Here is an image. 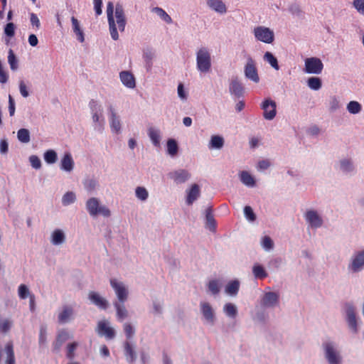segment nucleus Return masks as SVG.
<instances>
[{
	"mask_svg": "<svg viewBox=\"0 0 364 364\" xmlns=\"http://www.w3.org/2000/svg\"><path fill=\"white\" fill-rule=\"evenodd\" d=\"M264 58L267 60L275 70H278L279 66L278 65L277 59L270 52H266Z\"/></svg>",
	"mask_w": 364,
	"mask_h": 364,
	"instance_id": "nucleus-44",
	"label": "nucleus"
},
{
	"mask_svg": "<svg viewBox=\"0 0 364 364\" xmlns=\"http://www.w3.org/2000/svg\"><path fill=\"white\" fill-rule=\"evenodd\" d=\"M237 315V309L233 304L229 303V317L235 318Z\"/></svg>",
	"mask_w": 364,
	"mask_h": 364,
	"instance_id": "nucleus-61",
	"label": "nucleus"
},
{
	"mask_svg": "<svg viewBox=\"0 0 364 364\" xmlns=\"http://www.w3.org/2000/svg\"><path fill=\"white\" fill-rule=\"evenodd\" d=\"M19 90L23 97H27L29 95L28 91L27 90V87L25 82L22 80L19 82Z\"/></svg>",
	"mask_w": 364,
	"mask_h": 364,
	"instance_id": "nucleus-59",
	"label": "nucleus"
},
{
	"mask_svg": "<svg viewBox=\"0 0 364 364\" xmlns=\"http://www.w3.org/2000/svg\"><path fill=\"white\" fill-rule=\"evenodd\" d=\"M9 111L10 116H13L15 112V102L13 97L9 95Z\"/></svg>",
	"mask_w": 364,
	"mask_h": 364,
	"instance_id": "nucleus-64",
	"label": "nucleus"
},
{
	"mask_svg": "<svg viewBox=\"0 0 364 364\" xmlns=\"http://www.w3.org/2000/svg\"><path fill=\"white\" fill-rule=\"evenodd\" d=\"M329 107L331 111H335L339 107V102L335 96L331 97L329 100Z\"/></svg>",
	"mask_w": 364,
	"mask_h": 364,
	"instance_id": "nucleus-57",
	"label": "nucleus"
},
{
	"mask_svg": "<svg viewBox=\"0 0 364 364\" xmlns=\"http://www.w3.org/2000/svg\"><path fill=\"white\" fill-rule=\"evenodd\" d=\"M71 338L72 335L66 330L63 329L59 331L55 341L53 343V350L56 353L59 352L62 345Z\"/></svg>",
	"mask_w": 364,
	"mask_h": 364,
	"instance_id": "nucleus-11",
	"label": "nucleus"
},
{
	"mask_svg": "<svg viewBox=\"0 0 364 364\" xmlns=\"http://www.w3.org/2000/svg\"><path fill=\"white\" fill-rule=\"evenodd\" d=\"M254 276L258 279H264L267 277V274L264 267L259 264H255L252 268Z\"/></svg>",
	"mask_w": 364,
	"mask_h": 364,
	"instance_id": "nucleus-36",
	"label": "nucleus"
},
{
	"mask_svg": "<svg viewBox=\"0 0 364 364\" xmlns=\"http://www.w3.org/2000/svg\"><path fill=\"white\" fill-rule=\"evenodd\" d=\"M88 298L92 304L101 309H106L108 307V301L106 299L101 296L97 292L90 291Z\"/></svg>",
	"mask_w": 364,
	"mask_h": 364,
	"instance_id": "nucleus-14",
	"label": "nucleus"
},
{
	"mask_svg": "<svg viewBox=\"0 0 364 364\" xmlns=\"http://www.w3.org/2000/svg\"><path fill=\"white\" fill-rule=\"evenodd\" d=\"M353 6L360 14L364 15V0H353Z\"/></svg>",
	"mask_w": 364,
	"mask_h": 364,
	"instance_id": "nucleus-56",
	"label": "nucleus"
},
{
	"mask_svg": "<svg viewBox=\"0 0 364 364\" xmlns=\"http://www.w3.org/2000/svg\"><path fill=\"white\" fill-rule=\"evenodd\" d=\"M205 228L212 232H215L216 230V221L211 207L208 208L205 210Z\"/></svg>",
	"mask_w": 364,
	"mask_h": 364,
	"instance_id": "nucleus-20",
	"label": "nucleus"
},
{
	"mask_svg": "<svg viewBox=\"0 0 364 364\" xmlns=\"http://www.w3.org/2000/svg\"><path fill=\"white\" fill-rule=\"evenodd\" d=\"M178 146L177 142L173 139H169L167 141V151L168 154L173 156L178 153Z\"/></svg>",
	"mask_w": 364,
	"mask_h": 364,
	"instance_id": "nucleus-35",
	"label": "nucleus"
},
{
	"mask_svg": "<svg viewBox=\"0 0 364 364\" xmlns=\"http://www.w3.org/2000/svg\"><path fill=\"white\" fill-rule=\"evenodd\" d=\"M18 139L22 143L30 141V133L26 129H20L17 132Z\"/></svg>",
	"mask_w": 364,
	"mask_h": 364,
	"instance_id": "nucleus-41",
	"label": "nucleus"
},
{
	"mask_svg": "<svg viewBox=\"0 0 364 364\" xmlns=\"http://www.w3.org/2000/svg\"><path fill=\"white\" fill-rule=\"evenodd\" d=\"M74 166V161L70 153H66L61 160V169L66 171H71Z\"/></svg>",
	"mask_w": 364,
	"mask_h": 364,
	"instance_id": "nucleus-25",
	"label": "nucleus"
},
{
	"mask_svg": "<svg viewBox=\"0 0 364 364\" xmlns=\"http://www.w3.org/2000/svg\"><path fill=\"white\" fill-rule=\"evenodd\" d=\"M323 68L321 60L317 58H308L305 60V72L307 73L320 74Z\"/></svg>",
	"mask_w": 364,
	"mask_h": 364,
	"instance_id": "nucleus-7",
	"label": "nucleus"
},
{
	"mask_svg": "<svg viewBox=\"0 0 364 364\" xmlns=\"http://www.w3.org/2000/svg\"><path fill=\"white\" fill-rule=\"evenodd\" d=\"M196 65L201 73H208L211 68V56L206 48H200L196 53Z\"/></svg>",
	"mask_w": 364,
	"mask_h": 364,
	"instance_id": "nucleus-2",
	"label": "nucleus"
},
{
	"mask_svg": "<svg viewBox=\"0 0 364 364\" xmlns=\"http://www.w3.org/2000/svg\"><path fill=\"white\" fill-rule=\"evenodd\" d=\"M79 344L76 341L69 343L66 346V358L70 360H73L75 357V350L77 348Z\"/></svg>",
	"mask_w": 364,
	"mask_h": 364,
	"instance_id": "nucleus-34",
	"label": "nucleus"
},
{
	"mask_svg": "<svg viewBox=\"0 0 364 364\" xmlns=\"http://www.w3.org/2000/svg\"><path fill=\"white\" fill-rule=\"evenodd\" d=\"M123 331L127 340L133 338L135 334L134 327L129 322H126L123 325Z\"/></svg>",
	"mask_w": 364,
	"mask_h": 364,
	"instance_id": "nucleus-42",
	"label": "nucleus"
},
{
	"mask_svg": "<svg viewBox=\"0 0 364 364\" xmlns=\"http://www.w3.org/2000/svg\"><path fill=\"white\" fill-rule=\"evenodd\" d=\"M29 295H31V294H30V292H29V290H28V288L27 287V286L25 284H21L18 287L19 297L22 299H25L28 296H29Z\"/></svg>",
	"mask_w": 364,
	"mask_h": 364,
	"instance_id": "nucleus-52",
	"label": "nucleus"
},
{
	"mask_svg": "<svg viewBox=\"0 0 364 364\" xmlns=\"http://www.w3.org/2000/svg\"><path fill=\"white\" fill-rule=\"evenodd\" d=\"M108 110L110 114L109 124L111 129L113 132L118 134L121 130V122L119 117L117 116L114 109L112 106H109Z\"/></svg>",
	"mask_w": 364,
	"mask_h": 364,
	"instance_id": "nucleus-13",
	"label": "nucleus"
},
{
	"mask_svg": "<svg viewBox=\"0 0 364 364\" xmlns=\"http://www.w3.org/2000/svg\"><path fill=\"white\" fill-rule=\"evenodd\" d=\"M261 108L263 109V117L265 119L272 120L275 117L277 105L274 100L269 98L264 100L262 103Z\"/></svg>",
	"mask_w": 364,
	"mask_h": 364,
	"instance_id": "nucleus-8",
	"label": "nucleus"
},
{
	"mask_svg": "<svg viewBox=\"0 0 364 364\" xmlns=\"http://www.w3.org/2000/svg\"><path fill=\"white\" fill-rule=\"evenodd\" d=\"M223 138L218 135H214L211 137V139L208 145V148L210 149H220L223 146Z\"/></svg>",
	"mask_w": 364,
	"mask_h": 364,
	"instance_id": "nucleus-31",
	"label": "nucleus"
},
{
	"mask_svg": "<svg viewBox=\"0 0 364 364\" xmlns=\"http://www.w3.org/2000/svg\"><path fill=\"white\" fill-rule=\"evenodd\" d=\"M29 161L31 162V166L34 168L38 169L41 167V160L37 156H35V155L31 156L29 158Z\"/></svg>",
	"mask_w": 364,
	"mask_h": 364,
	"instance_id": "nucleus-55",
	"label": "nucleus"
},
{
	"mask_svg": "<svg viewBox=\"0 0 364 364\" xmlns=\"http://www.w3.org/2000/svg\"><path fill=\"white\" fill-rule=\"evenodd\" d=\"M135 193L136 197L141 200H146L149 196L148 191L144 187H137Z\"/></svg>",
	"mask_w": 364,
	"mask_h": 364,
	"instance_id": "nucleus-48",
	"label": "nucleus"
},
{
	"mask_svg": "<svg viewBox=\"0 0 364 364\" xmlns=\"http://www.w3.org/2000/svg\"><path fill=\"white\" fill-rule=\"evenodd\" d=\"M199 196L200 187L198 184L194 183L191 186V188L187 191L186 203L189 205H192Z\"/></svg>",
	"mask_w": 364,
	"mask_h": 364,
	"instance_id": "nucleus-18",
	"label": "nucleus"
},
{
	"mask_svg": "<svg viewBox=\"0 0 364 364\" xmlns=\"http://www.w3.org/2000/svg\"><path fill=\"white\" fill-rule=\"evenodd\" d=\"M169 177L177 183H185L191 176L189 172L185 169H179L169 173Z\"/></svg>",
	"mask_w": 364,
	"mask_h": 364,
	"instance_id": "nucleus-12",
	"label": "nucleus"
},
{
	"mask_svg": "<svg viewBox=\"0 0 364 364\" xmlns=\"http://www.w3.org/2000/svg\"><path fill=\"white\" fill-rule=\"evenodd\" d=\"M124 354L129 363H133L136 359V353L129 341L124 343Z\"/></svg>",
	"mask_w": 364,
	"mask_h": 364,
	"instance_id": "nucleus-29",
	"label": "nucleus"
},
{
	"mask_svg": "<svg viewBox=\"0 0 364 364\" xmlns=\"http://www.w3.org/2000/svg\"><path fill=\"white\" fill-rule=\"evenodd\" d=\"M254 35L257 40L265 43H272L274 39L273 31L262 26L254 28Z\"/></svg>",
	"mask_w": 364,
	"mask_h": 364,
	"instance_id": "nucleus-5",
	"label": "nucleus"
},
{
	"mask_svg": "<svg viewBox=\"0 0 364 364\" xmlns=\"http://www.w3.org/2000/svg\"><path fill=\"white\" fill-rule=\"evenodd\" d=\"M73 313V309L70 306H65L63 307V311L58 315V321L60 323H66Z\"/></svg>",
	"mask_w": 364,
	"mask_h": 364,
	"instance_id": "nucleus-32",
	"label": "nucleus"
},
{
	"mask_svg": "<svg viewBox=\"0 0 364 364\" xmlns=\"http://www.w3.org/2000/svg\"><path fill=\"white\" fill-rule=\"evenodd\" d=\"M279 295L274 292H267L264 294L262 304L264 306H274L278 303Z\"/></svg>",
	"mask_w": 364,
	"mask_h": 364,
	"instance_id": "nucleus-22",
	"label": "nucleus"
},
{
	"mask_svg": "<svg viewBox=\"0 0 364 364\" xmlns=\"http://www.w3.org/2000/svg\"><path fill=\"white\" fill-rule=\"evenodd\" d=\"M109 282L117 297L115 302L125 303L129 296V291L125 284L116 279H111Z\"/></svg>",
	"mask_w": 364,
	"mask_h": 364,
	"instance_id": "nucleus-4",
	"label": "nucleus"
},
{
	"mask_svg": "<svg viewBox=\"0 0 364 364\" xmlns=\"http://www.w3.org/2000/svg\"><path fill=\"white\" fill-rule=\"evenodd\" d=\"M240 289V282L237 279L229 281V295L235 296Z\"/></svg>",
	"mask_w": 364,
	"mask_h": 364,
	"instance_id": "nucleus-45",
	"label": "nucleus"
},
{
	"mask_svg": "<svg viewBox=\"0 0 364 364\" xmlns=\"http://www.w3.org/2000/svg\"><path fill=\"white\" fill-rule=\"evenodd\" d=\"M65 236L63 230L60 229L55 230L51 235V242L55 245H58L64 242Z\"/></svg>",
	"mask_w": 364,
	"mask_h": 364,
	"instance_id": "nucleus-28",
	"label": "nucleus"
},
{
	"mask_svg": "<svg viewBox=\"0 0 364 364\" xmlns=\"http://www.w3.org/2000/svg\"><path fill=\"white\" fill-rule=\"evenodd\" d=\"M346 314H347V321L348 323V326L350 329L354 333L357 332V322H356V318H355V314L354 307L349 304H346Z\"/></svg>",
	"mask_w": 364,
	"mask_h": 364,
	"instance_id": "nucleus-15",
	"label": "nucleus"
},
{
	"mask_svg": "<svg viewBox=\"0 0 364 364\" xmlns=\"http://www.w3.org/2000/svg\"><path fill=\"white\" fill-rule=\"evenodd\" d=\"M71 22L73 32L77 36V40L80 43H83L85 41L84 33L80 28V22L75 16L71 17Z\"/></svg>",
	"mask_w": 364,
	"mask_h": 364,
	"instance_id": "nucleus-24",
	"label": "nucleus"
},
{
	"mask_svg": "<svg viewBox=\"0 0 364 364\" xmlns=\"http://www.w3.org/2000/svg\"><path fill=\"white\" fill-rule=\"evenodd\" d=\"M4 33L11 38L15 35V25L13 23H8L4 28Z\"/></svg>",
	"mask_w": 364,
	"mask_h": 364,
	"instance_id": "nucleus-53",
	"label": "nucleus"
},
{
	"mask_svg": "<svg viewBox=\"0 0 364 364\" xmlns=\"http://www.w3.org/2000/svg\"><path fill=\"white\" fill-rule=\"evenodd\" d=\"M207 4L210 8L218 13L226 12V6L221 0H207Z\"/></svg>",
	"mask_w": 364,
	"mask_h": 364,
	"instance_id": "nucleus-26",
	"label": "nucleus"
},
{
	"mask_svg": "<svg viewBox=\"0 0 364 364\" xmlns=\"http://www.w3.org/2000/svg\"><path fill=\"white\" fill-rule=\"evenodd\" d=\"M120 80L124 85L129 88L135 87V79L134 75L128 71H122L119 74Z\"/></svg>",
	"mask_w": 364,
	"mask_h": 364,
	"instance_id": "nucleus-19",
	"label": "nucleus"
},
{
	"mask_svg": "<svg viewBox=\"0 0 364 364\" xmlns=\"http://www.w3.org/2000/svg\"><path fill=\"white\" fill-rule=\"evenodd\" d=\"M325 355L329 364H340L341 358L331 343L323 345Z\"/></svg>",
	"mask_w": 364,
	"mask_h": 364,
	"instance_id": "nucleus-9",
	"label": "nucleus"
},
{
	"mask_svg": "<svg viewBox=\"0 0 364 364\" xmlns=\"http://www.w3.org/2000/svg\"><path fill=\"white\" fill-rule=\"evenodd\" d=\"M306 220L312 228H319L322 225L323 220L318 214L314 210H309L306 213Z\"/></svg>",
	"mask_w": 364,
	"mask_h": 364,
	"instance_id": "nucleus-16",
	"label": "nucleus"
},
{
	"mask_svg": "<svg viewBox=\"0 0 364 364\" xmlns=\"http://www.w3.org/2000/svg\"><path fill=\"white\" fill-rule=\"evenodd\" d=\"M96 332L100 336H105L107 340H112L116 336L115 330L109 326L108 321L105 320L97 323Z\"/></svg>",
	"mask_w": 364,
	"mask_h": 364,
	"instance_id": "nucleus-6",
	"label": "nucleus"
},
{
	"mask_svg": "<svg viewBox=\"0 0 364 364\" xmlns=\"http://www.w3.org/2000/svg\"><path fill=\"white\" fill-rule=\"evenodd\" d=\"M5 352L6 354V364H15L14 348L11 342L6 343Z\"/></svg>",
	"mask_w": 364,
	"mask_h": 364,
	"instance_id": "nucleus-33",
	"label": "nucleus"
},
{
	"mask_svg": "<svg viewBox=\"0 0 364 364\" xmlns=\"http://www.w3.org/2000/svg\"><path fill=\"white\" fill-rule=\"evenodd\" d=\"M44 159L48 164H54L57 161V154L53 150H48L44 154Z\"/></svg>",
	"mask_w": 364,
	"mask_h": 364,
	"instance_id": "nucleus-46",
	"label": "nucleus"
},
{
	"mask_svg": "<svg viewBox=\"0 0 364 364\" xmlns=\"http://www.w3.org/2000/svg\"><path fill=\"white\" fill-rule=\"evenodd\" d=\"M87 209L91 215L101 214L105 217L110 215V210L105 206H100L99 200L96 198H90L86 203Z\"/></svg>",
	"mask_w": 364,
	"mask_h": 364,
	"instance_id": "nucleus-3",
	"label": "nucleus"
},
{
	"mask_svg": "<svg viewBox=\"0 0 364 364\" xmlns=\"http://www.w3.org/2000/svg\"><path fill=\"white\" fill-rule=\"evenodd\" d=\"M107 15L111 37L113 40L117 41L119 39L117 25L119 31L123 32L127 23L122 5L117 3L114 13V4L109 1L107 5Z\"/></svg>",
	"mask_w": 364,
	"mask_h": 364,
	"instance_id": "nucleus-1",
	"label": "nucleus"
},
{
	"mask_svg": "<svg viewBox=\"0 0 364 364\" xmlns=\"http://www.w3.org/2000/svg\"><path fill=\"white\" fill-rule=\"evenodd\" d=\"M11 327L10 322L7 320H4L0 322V331L2 333L7 332Z\"/></svg>",
	"mask_w": 364,
	"mask_h": 364,
	"instance_id": "nucleus-62",
	"label": "nucleus"
},
{
	"mask_svg": "<svg viewBox=\"0 0 364 364\" xmlns=\"http://www.w3.org/2000/svg\"><path fill=\"white\" fill-rule=\"evenodd\" d=\"M347 109L351 114H357L361 110V105L356 101H350L348 104Z\"/></svg>",
	"mask_w": 364,
	"mask_h": 364,
	"instance_id": "nucleus-47",
	"label": "nucleus"
},
{
	"mask_svg": "<svg viewBox=\"0 0 364 364\" xmlns=\"http://www.w3.org/2000/svg\"><path fill=\"white\" fill-rule=\"evenodd\" d=\"M364 266V250L358 252L352 260L350 268L354 272H359Z\"/></svg>",
	"mask_w": 364,
	"mask_h": 364,
	"instance_id": "nucleus-17",
	"label": "nucleus"
},
{
	"mask_svg": "<svg viewBox=\"0 0 364 364\" xmlns=\"http://www.w3.org/2000/svg\"><path fill=\"white\" fill-rule=\"evenodd\" d=\"M38 343L40 346H44L47 343V331L45 326L40 328Z\"/></svg>",
	"mask_w": 364,
	"mask_h": 364,
	"instance_id": "nucleus-50",
	"label": "nucleus"
},
{
	"mask_svg": "<svg viewBox=\"0 0 364 364\" xmlns=\"http://www.w3.org/2000/svg\"><path fill=\"white\" fill-rule=\"evenodd\" d=\"M244 214L245 218L250 222H254L256 220V215L252 208L249 205L245 207Z\"/></svg>",
	"mask_w": 364,
	"mask_h": 364,
	"instance_id": "nucleus-49",
	"label": "nucleus"
},
{
	"mask_svg": "<svg viewBox=\"0 0 364 364\" xmlns=\"http://www.w3.org/2000/svg\"><path fill=\"white\" fill-rule=\"evenodd\" d=\"M94 8L97 16L102 14V0H93Z\"/></svg>",
	"mask_w": 364,
	"mask_h": 364,
	"instance_id": "nucleus-58",
	"label": "nucleus"
},
{
	"mask_svg": "<svg viewBox=\"0 0 364 364\" xmlns=\"http://www.w3.org/2000/svg\"><path fill=\"white\" fill-rule=\"evenodd\" d=\"M245 75L247 78L254 82L257 83L259 81L255 62L251 57H248L247 63L245 66Z\"/></svg>",
	"mask_w": 364,
	"mask_h": 364,
	"instance_id": "nucleus-10",
	"label": "nucleus"
},
{
	"mask_svg": "<svg viewBox=\"0 0 364 364\" xmlns=\"http://www.w3.org/2000/svg\"><path fill=\"white\" fill-rule=\"evenodd\" d=\"M270 166V162L268 160H262L257 164L258 170H266Z\"/></svg>",
	"mask_w": 364,
	"mask_h": 364,
	"instance_id": "nucleus-63",
	"label": "nucleus"
},
{
	"mask_svg": "<svg viewBox=\"0 0 364 364\" xmlns=\"http://www.w3.org/2000/svg\"><path fill=\"white\" fill-rule=\"evenodd\" d=\"M200 308L202 314L206 321L213 323L214 321V314L210 305L207 302H201Z\"/></svg>",
	"mask_w": 364,
	"mask_h": 364,
	"instance_id": "nucleus-23",
	"label": "nucleus"
},
{
	"mask_svg": "<svg viewBox=\"0 0 364 364\" xmlns=\"http://www.w3.org/2000/svg\"><path fill=\"white\" fill-rule=\"evenodd\" d=\"M244 87L237 80H232L230 84V92L231 95H234L237 98L243 97L244 95Z\"/></svg>",
	"mask_w": 364,
	"mask_h": 364,
	"instance_id": "nucleus-21",
	"label": "nucleus"
},
{
	"mask_svg": "<svg viewBox=\"0 0 364 364\" xmlns=\"http://www.w3.org/2000/svg\"><path fill=\"white\" fill-rule=\"evenodd\" d=\"M262 245L266 250H269L273 248L274 243L269 236H264L262 239Z\"/></svg>",
	"mask_w": 364,
	"mask_h": 364,
	"instance_id": "nucleus-54",
	"label": "nucleus"
},
{
	"mask_svg": "<svg viewBox=\"0 0 364 364\" xmlns=\"http://www.w3.org/2000/svg\"><path fill=\"white\" fill-rule=\"evenodd\" d=\"M153 11H154L159 16H160L161 18L163 19L166 23H172L171 18L163 9L159 7H154L153 9Z\"/></svg>",
	"mask_w": 364,
	"mask_h": 364,
	"instance_id": "nucleus-40",
	"label": "nucleus"
},
{
	"mask_svg": "<svg viewBox=\"0 0 364 364\" xmlns=\"http://www.w3.org/2000/svg\"><path fill=\"white\" fill-rule=\"evenodd\" d=\"M75 200V195L73 192L66 193L62 199V202L63 205H68L70 203H73Z\"/></svg>",
	"mask_w": 364,
	"mask_h": 364,
	"instance_id": "nucleus-51",
	"label": "nucleus"
},
{
	"mask_svg": "<svg viewBox=\"0 0 364 364\" xmlns=\"http://www.w3.org/2000/svg\"><path fill=\"white\" fill-rule=\"evenodd\" d=\"M149 136L154 146H159L160 145V134L158 130L150 128L149 129Z\"/></svg>",
	"mask_w": 364,
	"mask_h": 364,
	"instance_id": "nucleus-43",
	"label": "nucleus"
},
{
	"mask_svg": "<svg viewBox=\"0 0 364 364\" xmlns=\"http://www.w3.org/2000/svg\"><path fill=\"white\" fill-rule=\"evenodd\" d=\"M341 167L343 171H349L352 170V164L350 161L345 159L341 162Z\"/></svg>",
	"mask_w": 364,
	"mask_h": 364,
	"instance_id": "nucleus-60",
	"label": "nucleus"
},
{
	"mask_svg": "<svg viewBox=\"0 0 364 364\" xmlns=\"http://www.w3.org/2000/svg\"><path fill=\"white\" fill-rule=\"evenodd\" d=\"M240 178L242 183H244L247 186L253 187L255 186V180L254 177L252 175H250L247 171H242L240 173Z\"/></svg>",
	"mask_w": 364,
	"mask_h": 364,
	"instance_id": "nucleus-30",
	"label": "nucleus"
},
{
	"mask_svg": "<svg viewBox=\"0 0 364 364\" xmlns=\"http://www.w3.org/2000/svg\"><path fill=\"white\" fill-rule=\"evenodd\" d=\"M8 63L12 70L18 69V60L12 49H9L8 53Z\"/></svg>",
	"mask_w": 364,
	"mask_h": 364,
	"instance_id": "nucleus-38",
	"label": "nucleus"
},
{
	"mask_svg": "<svg viewBox=\"0 0 364 364\" xmlns=\"http://www.w3.org/2000/svg\"><path fill=\"white\" fill-rule=\"evenodd\" d=\"M308 86L314 90H318L321 87L322 83L319 77H311L308 79Z\"/></svg>",
	"mask_w": 364,
	"mask_h": 364,
	"instance_id": "nucleus-37",
	"label": "nucleus"
},
{
	"mask_svg": "<svg viewBox=\"0 0 364 364\" xmlns=\"http://www.w3.org/2000/svg\"><path fill=\"white\" fill-rule=\"evenodd\" d=\"M124 303L122 302H114L113 305L116 309L117 317L119 321H122L128 316V311L126 309Z\"/></svg>",
	"mask_w": 364,
	"mask_h": 364,
	"instance_id": "nucleus-27",
	"label": "nucleus"
},
{
	"mask_svg": "<svg viewBox=\"0 0 364 364\" xmlns=\"http://www.w3.org/2000/svg\"><path fill=\"white\" fill-rule=\"evenodd\" d=\"M221 282L218 279L210 280L208 283V289L213 294H216L220 291L221 287Z\"/></svg>",
	"mask_w": 364,
	"mask_h": 364,
	"instance_id": "nucleus-39",
	"label": "nucleus"
}]
</instances>
